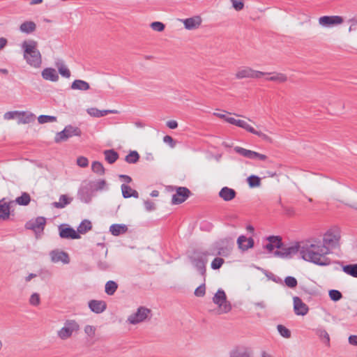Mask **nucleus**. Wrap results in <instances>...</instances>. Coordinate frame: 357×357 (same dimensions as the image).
I'll use <instances>...</instances> for the list:
<instances>
[{"label":"nucleus","instance_id":"nucleus-1","mask_svg":"<svg viewBox=\"0 0 357 357\" xmlns=\"http://www.w3.org/2000/svg\"><path fill=\"white\" fill-rule=\"evenodd\" d=\"M340 238L337 230L329 229L324 236L323 243H303L301 257L319 266H328L331 261L326 255L330 253V249L338 245Z\"/></svg>","mask_w":357,"mask_h":357},{"label":"nucleus","instance_id":"nucleus-2","mask_svg":"<svg viewBox=\"0 0 357 357\" xmlns=\"http://www.w3.org/2000/svg\"><path fill=\"white\" fill-rule=\"evenodd\" d=\"M38 43L35 40H24L22 44L24 59L30 66L38 68L42 63L41 54L37 49Z\"/></svg>","mask_w":357,"mask_h":357},{"label":"nucleus","instance_id":"nucleus-3","mask_svg":"<svg viewBox=\"0 0 357 357\" xmlns=\"http://www.w3.org/2000/svg\"><path fill=\"white\" fill-rule=\"evenodd\" d=\"M208 255L209 252L207 251L194 250L191 255L189 256L190 261L202 275L204 282H205L206 276V265L208 262Z\"/></svg>","mask_w":357,"mask_h":357},{"label":"nucleus","instance_id":"nucleus-4","mask_svg":"<svg viewBox=\"0 0 357 357\" xmlns=\"http://www.w3.org/2000/svg\"><path fill=\"white\" fill-rule=\"evenodd\" d=\"M108 250L105 243H97L94 248L93 260L96 262L98 268L102 271H108L111 264L107 261Z\"/></svg>","mask_w":357,"mask_h":357},{"label":"nucleus","instance_id":"nucleus-5","mask_svg":"<svg viewBox=\"0 0 357 357\" xmlns=\"http://www.w3.org/2000/svg\"><path fill=\"white\" fill-rule=\"evenodd\" d=\"M213 302L219 306L224 313L229 312L231 310V303L227 301V296L224 290L219 289L213 298Z\"/></svg>","mask_w":357,"mask_h":357},{"label":"nucleus","instance_id":"nucleus-6","mask_svg":"<svg viewBox=\"0 0 357 357\" xmlns=\"http://www.w3.org/2000/svg\"><path fill=\"white\" fill-rule=\"evenodd\" d=\"M79 330V324L75 320H67L64 326L58 331V336L61 340H66L72 336L74 332Z\"/></svg>","mask_w":357,"mask_h":357},{"label":"nucleus","instance_id":"nucleus-7","mask_svg":"<svg viewBox=\"0 0 357 357\" xmlns=\"http://www.w3.org/2000/svg\"><path fill=\"white\" fill-rule=\"evenodd\" d=\"M302 246L303 244L300 245L298 243L289 247H284L282 245L279 250L275 251L274 255L281 258H291L298 252L301 255Z\"/></svg>","mask_w":357,"mask_h":357},{"label":"nucleus","instance_id":"nucleus-8","mask_svg":"<svg viewBox=\"0 0 357 357\" xmlns=\"http://www.w3.org/2000/svg\"><path fill=\"white\" fill-rule=\"evenodd\" d=\"M267 74L266 73L255 70L250 67H243L240 68L236 73L235 76L237 79L253 78L259 79L262 76Z\"/></svg>","mask_w":357,"mask_h":357},{"label":"nucleus","instance_id":"nucleus-9","mask_svg":"<svg viewBox=\"0 0 357 357\" xmlns=\"http://www.w3.org/2000/svg\"><path fill=\"white\" fill-rule=\"evenodd\" d=\"M151 312V310L141 306L135 313L128 317L127 321L133 325L142 322L148 317Z\"/></svg>","mask_w":357,"mask_h":357},{"label":"nucleus","instance_id":"nucleus-10","mask_svg":"<svg viewBox=\"0 0 357 357\" xmlns=\"http://www.w3.org/2000/svg\"><path fill=\"white\" fill-rule=\"evenodd\" d=\"M191 191L186 187H176V193L172 195V204L174 205L183 203L190 195Z\"/></svg>","mask_w":357,"mask_h":357},{"label":"nucleus","instance_id":"nucleus-11","mask_svg":"<svg viewBox=\"0 0 357 357\" xmlns=\"http://www.w3.org/2000/svg\"><path fill=\"white\" fill-rule=\"evenodd\" d=\"M45 224L46 219L44 217L39 216L36 219H32L28 221L25 225V228L33 230L37 235L38 233H42L43 231Z\"/></svg>","mask_w":357,"mask_h":357},{"label":"nucleus","instance_id":"nucleus-12","mask_svg":"<svg viewBox=\"0 0 357 357\" xmlns=\"http://www.w3.org/2000/svg\"><path fill=\"white\" fill-rule=\"evenodd\" d=\"M93 194L94 191L89 183L84 182L79 188L77 195L82 202L88 204L91 201Z\"/></svg>","mask_w":357,"mask_h":357},{"label":"nucleus","instance_id":"nucleus-13","mask_svg":"<svg viewBox=\"0 0 357 357\" xmlns=\"http://www.w3.org/2000/svg\"><path fill=\"white\" fill-rule=\"evenodd\" d=\"M234 149L236 153L249 159H258L262 161H264L267 159V156L266 155L257 153L254 151L248 150L243 147L235 146Z\"/></svg>","mask_w":357,"mask_h":357},{"label":"nucleus","instance_id":"nucleus-14","mask_svg":"<svg viewBox=\"0 0 357 357\" xmlns=\"http://www.w3.org/2000/svg\"><path fill=\"white\" fill-rule=\"evenodd\" d=\"M233 241L231 238H225L218 243V255L227 257L232 249Z\"/></svg>","mask_w":357,"mask_h":357},{"label":"nucleus","instance_id":"nucleus-15","mask_svg":"<svg viewBox=\"0 0 357 357\" xmlns=\"http://www.w3.org/2000/svg\"><path fill=\"white\" fill-rule=\"evenodd\" d=\"M14 205V202H6V198L0 200V220H7L10 215H13V210H11Z\"/></svg>","mask_w":357,"mask_h":357},{"label":"nucleus","instance_id":"nucleus-16","mask_svg":"<svg viewBox=\"0 0 357 357\" xmlns=\"http://www.w3.org/2000/svg\"><path fill=\"white\" fill-rule=\"evenodd\" d=\"M59 236L61 238L78 239L79 234L72 227L66 225H61L59 227Z\"/></svg>","mask_w":357,"mask_h":357},{"label":"nucleus","instance_id":"nucleus-17","mask_svg":"<svg viewBox=\"0 0 357 357\" xmlns=\"http://www.w3.org/2000/svg\"><path fill=\"white\" fill-rule=\"evenodd\" d=\"M342 17L338 15L322 16L319 19V23L324 26H331L340 24L343 22Z\"/></svg>","mask_w":357,"mask_h":357},{"label":"nucleus","instance_id":"nucleus-18","mask_svg":"<svg viewBox=\"0 0 357 357\" xmlns=\"http://www.w3.org/2000/svg\"><path fill=\"white\" fill-rule=\"evenodd\" d=\"M51 261L54 263L61 261L63 264L70 262L69 255L67 252L59 250H54L50 252Z\"/></svg>","mask_w":357,"mask_h":357},{"label":"nucleus","instance_id":"nucleus-19","mask_svg":"<svg viewBox=\"0 0 357 357\" xmlns=\"http://www.w3.org/2000/svg\"><path fill=\"white\" fill-rule=\"evenodd\" d=\"M294 310L296 314L304 316L307 314L309 307L299 297L294 296Z\"/></svg>","mask_w":357,"mask_h":357},{"label":"nucleus","instance_id":"nucleus-20","mask_svg":"<svg viewBox=\"0 0 357 357\" xmlns=\"http://www.w3.org/2000/svg\"><path fill=\"white\" fill-rule=\"evenodd\" d=\"M237 245L240 250L242 251H246L254 247L255 241L252 237L247 238L246 236L241 235L237 239Z\"/></svg>","mask_w":357,"mask_h":357},{"label":"nucleus","instance_id":"nucleus-21","mask_svg":"<svg viewBox=\"0 0 357 357\" xmlns=\"http://www.w3.org/2000/svg\"><path fill=\"white\" fill-rule=\"evenodd\" d=\"M89 309L96 314L103 312L107 308V303L104 301L91 300L89 302Z\"/></svg>","mask_w":357,"mask_h":357},{"label":"nucleus","instance_id":"nucleus-22","mask_svg":"<svg viewBox=\"0 0 357 357\" xmlns=\"http://www.w3.org/2000/svg\"><path fill=\"white\" fill-rule=\"evenodd\" d=\"M185 28L188 30L197 29L201 23L202 19L199 16H195L183 20Z\"/></svg>","mask_w":357,"mask_h":357},{"label":"nucleus","instance_id":"nucleus-23","mask_svg":"<svg viewBox=\"0 0 357 357\" xmlns=\"http://www.w3.org/2000/svg\"><path fill=\"white\" fill-rule=\"evenodd\" d=\"M236 192L229 187H223L219 192V196L225 202L232 200L236 197Z\"/></svg>","mask_w":357,"mask_h":357},{"label":"nucleus","instance_id":"nucleus-24","mask_svg":"<svg viewBox=\"0 0 357 357\" xmlns=\"http://www.w3.org/2000/svg\"><path fill=\"white\" fill-rule=\"evenodd\" d=\"M87 113L91 115V116L94 117H102L105 115H107L109 114H118L119 112L115 109H105V110H100L95 107H91L87 109Z\"/></svg>","mask_w":357,"mask_h":357},{"label":"nucleus","instance_id":"nucleus-25","mask_svg":"<svg viewBox=\"0 0 357 357\" xmlns=\"http://www.w3.org/2000/svg\"><path fill=\"white\" fill-rule=\"evenodd\" d=\"M42 77L45 80L56 82L59 79V75L54 68H46L42 71Z\"/></svg>","mask_w":357,"mask_h":357},{"label":"nucleus","instance_id":"nucleus-26","mask_svg":"<svg viewBox=\"0 0 357 357\" xmlns=\"http://www.w3.org/2000/svg\"><path fill=\"white\" fill-rule=\"evenodd\" d=\"M122 195L124 198L128 199L131 197L134 198L139 197V193L137 190L132 189L130 186L126 184H122L121 186Z\"/></svg>","mask_w":357,"mask_h":357},{"label":"nucleus","instance_id":"nucleus-27","mask_svg":"<svg viewBox=\"0 0 357 357\" xmlns=\"http://www.w3.org/2000/svg\"><path fill=\"white\" fill-rule=\"evenodd\" d=\"M18 123H30L35 120V115L30 112H19Z\"/></svg>","mask_w":357,"mask_h":357},{"label":"nucleus","instance_id":"nucleus-28","mask_svg":"<svg viewBox=\"0 0 357 357\" xmlns=\"http://www.w3.org/2000/svg\"><path fill=\"white\" fill-rule=\"evenodd\" d=\"M128 227L126 225L114 224L109 227V231L114 236H119L127 232Z\"/></svg>","mask_w":357,"mask_h":357},{"label":"nucleus","instance_id":"nucleus-29","mask_svg":"<svg viewBox=\"0 0 357 357\" xmlns=\"http://www.w3.org/2000/svg\"><path fill=\"white\" fill-rule=\"evenodd\" d=\"M269 75H272V76L266 77V80L275 82L278 84L284 83L287 81V76L282 73H269Z\"/></svg>","mask_w":357,"mask_h":357},{"label":"nucleus","instance_id":"nucleus-30","mask_svg":"<svg viewBox=\"0 0 357 357\" xmlns=\"http://www.w3.org/2000/svg\"><path fill=\"white\" fill-rule=\"evenodd\" d=\"M36 29V24L32 21H26L23 22L20 26V30L22 33H25L26 34L33 33L35 31Z\"/></svg>","mask_w":357,"mask_h":357},{"label":"nucleus","instance_id":"nucleus-31","mask_svg":"<svg viewBox=\"0 0 357 357\" xmlns=\"http://www.w3.org/2000/svg\"><path fill=\"white\" fill-rule=\"evenodd\" d=\"M105 160L109 164L114 163L119 158V153L114 149L105 150L103 152Z\"/></svg>","mask_w":357,"mask_h":357},{"label":"nucleus","instance_id":"nucleus-32","mask_svg":"<svg viewBox=\"0 0 357 357\" xmlns=\"http://www.w3.org/2000/svg\"><path fill=\"white\" fill-rule=\"evenodd\" d=\"M73 90L87 91L90 89L89 84L82 79H75L71 84Z\"/></svg>","mask_w":357,"mask_h":357},{"label":"nucleus","instance_id":"nucleus-33","mask_svg":"<svg viewBox=\"0 0 357 357\" xmlns=\"http://www.w3.org/2000/svg\"><path fill=\"white\" fill-rule=\"evenodd\" d=\"M10 202H14V204H17L20 206H27L31 202V196L28 192H24L22 193L21 196Z\"/></svg>","mask_w":357,"mask_h":357},{"label":"nucleus","instance_id":"nucleus-34","mask_svg":"<svg viewBox=\"0 0 357 357\" xmlns=\"http://www.w3.org/2000/svg\"><path fill=\"white\" fill-rule=\"evenodd\" d=\"M64 132L68 135V139L73 136L80 137L82 135V130L78 127L73 126L72 125L66 126L64 129Z\"/></svg>","mask_w":357,"mask_h":357},{"label":"nucleus","instance_id":"nucleus-35","mask_svg":"<svg viewBox=\"0 0 357 357\" xmlns=\"http://www.w3.org/2000/svg\"><path fill=\"white\" fill-rule=\"evenodd\" d=\"M315 334L323 341L327 346L330 345V337L327 331L322 328H318L314 330Z\"/></svg>","mask_w":357,"mask_h":357},{"label":"nucleus","instance_id":"nucleus-36","mask_svg":"<svg viewBox=\"0 0 357 357\" xmlns=\"http://www.w3.org/2000/svg\"><path fill=\"white\" fill-rule=\"evenodd\" d=\"M89 185L91 186L93 190L95 192L102 190L107 186V182L104 179H98L96 181H88Z\"/></svg>","mask_w":357,"mask_h":357},{"label":"nucleus","instance_id":"nucleus-37","mask_svg":"<svg viewBox=\"0 0 357 357\" xmlns=\"http://www.w3.org/2000/svg\"><path fill=\"white\" fill-rule=\"evenodd\" d=\"M59 74L66 77L69 78L71 75L70 70L64 65L63 61H58L56 63Z\"/></svg>","mask_w":357,"mask_h":357},{"label":"nucleus","instance_id":"nucleus-38","mask_svg":"<svg viewBox=\"0 0 357 357\" xmlns=\"http://www.w3.org/2000/svg\"><path fill=\"white\" fill-rule=\"evenodd\" d=\"M342 271L354 278H357V264L342 266Z\"/></svg>","mask_w":357,"mask_h":357},{"label":"nucleus","instance_id":"nucleus-39","mask_svg":"<svg viewBox=\"0 0 357 357\" xmlns=\"http://www.w3.org/2000/svg\"><path fill=\"white\" fill-rule=\"evenodd\" d=\"M230 357H250L249 353L244 348H236L230 351Z\"/></svg>","mask_w":357,"mask_h":357},{"label":"nucleus","instance_id":"nucleus-40","mask_svg":"<svg viewBox=\"0 0 357 357\" xmlns=\"http://www.w3.org/2000/svg\"><path fill=\"white\" fill-rule=\"evenodd\" d=\"M139 154L136 151H131L125 158L126 162L129 164H135L139 160Z\"/></svg>","mask_w":357,"mask_h":357},{"label":"nucleus","instance_id":"nucleus-41","mask_svg":"<svg viewBox=\"0 0 357 357\" xmlns=\"http://www.w3.org/2000/svg\"><path fill=\"white\" fill-rule=\"evenodd\" d=\"M118 289V284L116 282L109 280L105 284V291L107 295H113Z\"/></svg>","mask_w":357,"mask_h":357},{"label":"nucleus","instance_id":"nucleus-42","mask_svg":"<svg viewBox=\"0 0 357 357\" xmlns=\"http://www.w3.org/2000/svg\"><path fill=\"white\" fill-rule=\"evenodd\" d=\"M92 228L91 222L88 220H84L81 222L78 228L77 232L78 234H85L88 231L91 230Z\"/></svg>","mask_w":357,"mask_h":357},{"label":"nucleus","instance_id":"nucleus-43","mask_svg":"<svg viewBox=\"0 0 357 357\" xmlns=\"http://www.w3.org/2000/svg\"><path fill=\"white\" fill-rule=\"evenodd\" d=\"M92 171L98 175L102 176L105 174V169L102 164L98 161H94L91 165Z\"/></svg>","mask_w":357,"mask_h":357},{"label":"nucleus","instance_id":"nucleus-44","mask_svg":"<svg viewBox=\"0 0 357 357\" xmlns=\"http://www.w3.org/2000/svg\"><path fill=\"white\" fill-rule=\"evenodd\" d=\"M267 240L278 249H280L283 245L282 239L280 236H270L267 238Z\"/></svg>","mask_w":357,"mask_h":357},{"label":"nucleus","instance_id":"nucleus-45","mask_svg":"<svg viewBox=\"0 0 357 357\" xmlns=\"http://www.w3.org/2000/svg\"><path fill=\"white\" fill-rule=\"evenodd\" d=\"M250 188L259 187L261 185V178L256 175H251L247 178Z\"/></svg>","mask_w":357,"mask_h":357},{"label":"nucleus","instance_id":"nucleus-46","mask_svg":"<svg viewBox=\"0 0 357 357\" xmlns=\"http://www.w3.org/2000/svg\"><path fill=\"white\" fill-rule=\"evenodd\" d=\"M38 121L40 124L48 122H55L56 121V117L54 116L40 115L38 117Z\"/></svg>","mask_w":357,"mask_h":357},{"label":"nucleus","instance_id":"nucleus-47","mask_svg":"<svg viewBox=\"0 0 357 357\" xmlns=\"http://www.w3.org/2000/svg\"><path fill=\"white\" fill-rule=\"evenodd\" d=\"M285 285L291 289L296 288L298 285L297 280L292 276H287L284 280Z\"/></svg>","mask_w":357,"mask_h":357},{"label":"nucleus","instance_id":"nucleus-48","mask_svg":"<svg viewBox=\"0 0 357 357\" xmlns=\"http://www.w3.org/2000/svg\"><path fill=\"white\" fill-rule=\"evenodd\" d=\"M236 126L245 129L246 131L251 132L255 131V128L250 126L246 121L238 119L236 122Z\"/></svg>","mask_w":357,"mask_h":357},{"label":"nucleus","instance_id":"nucleus-49","mask_svg":"<svg viewBox=\"0 0 357 357\" xmlns=\"http://www.w3.org/2000/svg\"><path fill=\"white\" fill-rule=\"evenodd\" d=\"M68 139V135L63 130L61 132H59L56 134L54 137V142L56 144L61 143L62 142H66Z\"/></svg>","mask_w":357,"mask_h":357},{"label":"nucleus","instance_id":"nucleus-50","mask_svg":"<svg viewBox=\"0 0 357 357\" xmlns=\"http://www.w3.org/2000/svg\"><path fill=\"white\" fill-rule=\"evenodd\" d=\"M278 331L281 336L285 338H289L291 337V331L283 325H278Z\"/></svg>","mask_w":357,"mask_h":357},{"label":"nucleus","instance_id":"nucleus-51","mask_svg":"<svg viewBox=\"0 0 357 357\" xmlns=\"http://www.w3.org/2000/svg\"><path fill=\"white\" fill-rule=\"evenodd\" d=\"M329 297L333 301H338L342 298V293L336 289H331L329 291Z\"/></svg>","mask_w":357,"mask_h":357},{"label":"nucleus","instance_id":"nucleus-52","mask_svg":"<svg viewBox=\"0 0 357 357\" xmlns=\"http://www.w3.org/2000/svg\"><path fill=\"white\" fill-rule=\"evenodd\" d=\"M224 262H225V260L222 258H220V257L215 258L212 261L211 264L212 269H213V270L219 269L222 266Z\"/></svg>","mask_w":357,"mask_h":357},{"label":"nucleus","instance_id":"nucleus-53","mask_svg":"<svg viewBox=\"0 0 357 357\" xmlns=\"http://www.w3.org/2000/svg\"><path fill=\"white\" fill-rule=\"evenodd\" d=\"M29 303L33 306H37L40 303V295L38 293H33L29 299Z\"/></svg>","mask_w":357,"mask_h":357},{"label":"nucleus","instance_id":"nucleus-54","mask_svg":"<svg viewBox=\"0 0 357 357\" xmlns=\"http://www.w3.org/2000/svg\"><path fill=\"white\" fill-rule=\"evenodd\" d=\"M206 294L205 283H202L195 291V295L198 297H203Z\"/></svg>","mask_w":357,"mask_h":357},{"label":"nucleus","instance_id":"nucleus-55","mask_svg":"<svg viewBox=\"0 0 357 357\" xmlns=\"http://www.w3.org/2000/svg\"><path fill=\"white\" fill-rule=\"evenodd\" d=\"M151 27L154 30L157 31H162L165 26L162 22H153L151 24Z\"/></svg>","mask_w":357,"mask_h":357},{"label":"nucleus","instance_id":"nucleus-56","mask_svg":"<svg viewBox=\"0 0 357 357\" xmlns=\"http://www.w3.org/2000/svg\"><path fill=\"white\" fill-rule=\"evenodd\" d=\"M252 134L254 135H257L258 137H261L263 140L267 142H269V143H272L273 142V139L271 137H270L269 136H268L267 135L263 133L261 131H257L255 129V131L254 132H252Z\"/></svg>","mask_w":357,"mask_h":357},{"label":"nucleus","instance_id":"nucleus-57","mask_svg":"<svg viewBox=\"0 0 357 357\" xmlns=\"http://www.w3.org/2000/svg\"><path fill=\"white\" fill-rule=\"evenodd\" d=\"M77 164L81 167H86L89 165V160L86 157L79 156L77 159Z\"/></svg>","mask_w":357,"mask_h":357},{"label":"nucleus","instance_id":"nucleus-58","mask_svg":"<svg viewBox=\"0 0 357 357\" xmlns=\"http://www.w3.org/2000/svg\"><path fill=\"white\" fill-rule=\"evenodd\" d=\"M232 6L237 11L241 10L244 7V3L241 0H231Z\"/></svg>","mask_w":357,"mask_h":357},{"label":"nucleus","instance_id":"nucleus-59","mask_svg":"<svg viewBox=\"0 0 357 357\" xmlns=\"http://www.w3.org/2000/svg\"><path fill=\"white\" fill-rule=\"evenodd\" d=\"M84 332L89 337H93L95 335L96 328L93 326L87 325L84 328Z\"/></svg>","mask_w":357,"mask_h":357},{"label":"nucleus","instance_id":"nucleus-60","mask_svg":"<svg viewBox=\"0 0 357 357\" xmlns=\"http://www.w3.org/2000/svg\"><path fill=\"white\" fill-rule=\"evenodd\" d=\"M144 204L145 208L147 211H152L155 209V205L154 202H153L152 201H150V200L144 201Z\"/></svg>","mask_w":357,"mask_h":357},{"label":"nucleus","instance_id":"nucleus-61","mask_svg":"<svg viewBox=\"0 0 357 357\" xmlns=\"http://www.w3.org/2000/svg\"><path fill=\"white\" fill-rule=\"evenodd\" d=\"M19 111L8 112L3 115V118L6 120L14 119L15 116H18Z\"/></svg>","mask_w":357,"mask_h":357},{"label":"nucleus","instance_id":"nucleus-62","mask_svg":"<svg viewBox=\"0 0 357 357\" xmlns=\"http://www.w3.org/2000/svg\"><path fill=\"white\" fill-rule=\"evenodd\" d=\"M213 227V225L209 222H207V221H203L202 223H201V229L202 230H205V231H211Z\"/></svg>","mask_w":357,"mask_h":357},{"label":"nucleus","instance_id":"nucleus-63","mask_svg":"<svg viewBox=\"0 0 357 357\" xmlns=\"http://www.w3.org/2000/svg\"><path fill=\"white\" fill-rule=\"evenodd\" d=\"M72 201V198H69L66 195H62L59 197V202H61L63 204H64V206L69 204Z\"/></svg>","mask_w":357,"mask_h":357},{"label":"nucleus","instance_id":"nucleus-64","mask_svg":"<svg viewBox=\"0 0 357 357\" xmlns=\"http://www.w3.org/2000/svg\"><path fill=\"white\" fill-rule=\"evenodd\" d=\"M163 141L165 143H168L169 144L170 146L171 147H174L176 143L174 140V139L169 136V135H165L164 137H163Z\"/></svg>","mask_w":357,"mask_h":357}]
</instances>
